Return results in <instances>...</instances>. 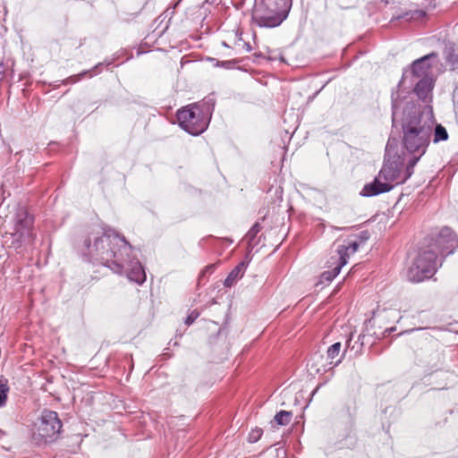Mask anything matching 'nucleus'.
Returning a JSON list of instances; mask_svg holds the SVG:
<instances>
[{
  "label": "nucleus",
  "mask_w": 458,
  "mask_h": 458,
  "mask_svg": "<svg viewBox=\"0 0 458 458\" xmlns=\"http://www.w3.org/2000/svg\"><path fill=\"white\" fill-rule=\"evenodd\" d=\"M407 77L405 72L396 90L392 92V122L393 126L401 127L403 146L412 156L411 165H415L430 143L435 118L431 106L413 103L411 91L403 88Z\"/></svg>",
  "instance_id": "nucleus-1"
},
{
  "label": "nucleus",
  "mask_w": 458,
  "mask_h": 458,
  "mask_svg": "<svg viewBox=\"0 0 458 458\" xmlns=\"http://www.w3.org/2000/svg\"><path fill=\"white\" fill-rule=\"evenodd\" d=\"M131 250V244L113 229L90 231L81 246L83 258L89 262L103 265L112 271H121L123 255Z\"/></svg>",
  "instance_id": "nucleus-2"
},
{
  "label": "nucleus",
  "mask_w": 458,
  "mask_h": 458,
  "mask_svg": "<svg viewBox=\"0 0 458 458\" xmlns=\"http://www.w3.org/2000/svg\"><path fill=\"white\" fill-rule=\"evenodd\" d=\"M215 102L212 98L196 103L177 112L179 125L191 135H199L208 126Z\"/></svg>",
  "instance_id": "nucleus-3"
},
{
  "label": "nucleus",
  "mask_w": 458,
  "mask_h": 458,
  "mask_svg": "<svg viewBox=\"0 0 458 458\" xmlns=\"http://www.w3.org/2000/svg\"><path fill=\"white\" fill-rule=\"evenodd\" d=\"M292 0H255L252 19L259 27L275 28L288 16Z\"/></svg>",
  "instance_id": "nucleus-4"
},
{
  "label": "nucleus",
  "mask_w": 458,
  "mask_h": 458,
  "mask_svg": "<svg viewBox=\"0 0 458 458\" xmlns=\"http://www.w3.org/2000/svg\"><path fill=\"white\" fill-rule=\"evenodd\" d=\"M396 141L389 139L386 146V156L384 165L379 171V178L384 182H388L392 186L404 182L413 174L411 159L409 160L406 170L403 171V163L401 157H395Z\"/></svg>",
  "instance_id": "nucleus-5"
},
{
  "label": "nucleus",
  "mask_w": 458,
  "mask_h": 458,
  "mask_svg": "<svg viewBox=\"0 0 458 458\" xmlns=\"http://www.w3.org/2000/svg\"><path fill=\"white\" fill-rule=\"evenodd\" d=\"M442 263H437V253L432 249L420 250L414 259L408 270V279L411 282L419 283L430 278L441 267Z\"/></svg>",
  "instance_id": "nucleus-6"
},
{
  "label": "nucleus",
  "mask_w": 458,
  "mask_h": 458,
  "mask_svg": "<svg viewBox=\"0 0 458 458\" xmlns=\"http://www.w3.org/2000/svg\"><path fill=\"white\" fill-rule=\"evenodd\" d=\"M33 216L25 208H19L13 220V232L11 233L12 244L14 248L29 245L34 242L36 235L33 233Z\"/></svg>",
  "instance_id": "nucleus-7"
},
{
  "label": "nucleus",
  "mask_w": 458,
  "mask_h": 458,
  "mask_svg": "<svg viewBox=\"0 0 458 458\" xmlns=\"http://www.w3.org/2000/svg\"><path fill=\"white\" fill-rule=\"evenodd\" d=\"M62 428L61 420L55 411L46 410L42 412L37 425L38 436L45 442L51 441Z\"/></svg>",
  "instance_id": "nucleus-8"
},
{
  "label": "nucleus",
  "mask_w": 458,
  "mask_h": 458,
  "mask_svg": "<svg viewBox=\"0 0 458 458\" xmlns=\"http://www.w3.org/2000/svg\"><path fill=\"white\" fill-rule=\"evenodd\" d=\"M122 259H123V266L121 271L114 272L119 275L125 274L130 281L135 282L138 284H143L146 281V273L140 262L133 254L131 246V250L126 255H123Z\"/></svg>",
  "instance_id": "nucleus-9"
},
{
  "label": "nucleus",
  "mask_w": 458,
  "mask_h": 458,
  "mask_svg": "<svg viewBox=\"0 0 458 458\" xmlns=\"http://www.w3.org/2000/svg\"><path fill=\"white\" fill-rule=\"evenodd\" d=\"M457 247V235L450 228L445 227L439 232L434 242L428 246V249L435 250L437 257L438 255L447 256L452 254Z\"/></svg>",
  "instance_id": "nucleus-10"
},
{
  "label": "nucleus",
  "mask_w": 458,
  "mask_h": 458,
  "mask_svg": "<svg viewBox=\"0 0 458 458\" xmlns=\"http://www.w3.org/2000/svg\"><path fill=\"white\" fill-rule=\"evenodd\" d=\"M437 55L435 52H432L428 55H426L417 60H415L411 67V74L416 79H425L426 77H432L431 75V65L428 64V61L432 58H436Z\"/></svg>",
  "instance_id": "nucleus-11"
},
{
  "label": "nucleus",
  "mask_w": 458,
  "mask_h": 458,
  "mask_svg": "<svg viewBox=\"0 0 458 458\" xmlns=\"http://www.w3.org/2000/svg\"><path fill=\"white\" fill-rule=\"evenodd\" d=\"M392 190V186H388V182H384L379 174L373 182L364 185L360 194L364 197H373L381 193L388 192Z\"/></svg>",
  "instance_id": "nucleus-12"
},
{
  "label": "nucleus",
  "mask_w": 458,
  "mask_h": 458,
  "mask_svg": "<svg viewBox=\"0 0 458 458\" xmlns=\"http://www.w3.org/2000/svg\"><path fill=\"white\" fill-rule=\"evenodd\" d=\"M415 83L413 91L418 98L423 101L431 99V92L434 88V80L432 77H426L425 79H420Z\"/></svg>",
  "instance_id": "nucleus-13"
},
{
  "label": "nucleus",
  "mask_w": 458,
  "mask_h": 458,
  "mask_svg": "<svg viewBox=\"0 0 458 458\" xmlns=\"http://www.w3.org/2000/svg\"><path fill=\"white\" fill-rule=\"evenodd\" d=\"M247 267V263L244 261L240 262L227 276L224 282V285L225 287H231L239 279H241Z\"/></svg>",
  "instance_id": "nucleus-14"
},
{
  "label": "nucleus",
  "mask_w": 458,
  "mask_h": 458,
  "mask_svg": "<svg viewBox=\"0 0 458 458\" xmlns=\"http://www.w3.org/2000/svg\"><path fill=\"white\" fill-rule=\"evenodd\" d=\"M344 265H346V261L344 259H343V261L337 259V264L332 270H327L321 274L319 282L317 284V285L319 284H329L330 282H332L334 278H335L339 275L341 268Z\"/></svg>",
  "instance_id": "nucleus-15"
},
{
  "label": "nucleus",
  "mask_w": 458,
  "mask_h": 458,
  "mask_svg": "<svg viewBox=\"0 0 458 458\" xmlns=\"http://www.w3.org/2000/svg\"><path fill=\"white\" fill-rule=\"evenodd\" d=\"M359 249V242H352L348 245H339L337 248V255L340 261L344 259L346 262L350 254L355 253Z\"/></svg>",
  "instance_id": "nucleus-16"
},
{
  "label": "nucleus",
  "mask_w": 458,
  "mask_h": 458,
  "mask_svg": "<svg viewBox=\"0 0 458 458\" xmlns=\"http://www.w3.org/2000/svg\"><path fill=\"white\" fill-rule=\"evenodd\" d=\"M341 347V343L337 342L329 346L327 351V359L329 360V364L333 365V367L338 365L341 362V360L334 361V360L339 356Z\"/></svg>",
  "instance_id": "nucleus-17"
},
{
  "label": "nucleus",
  "mask_w": 458,
  "mask_h": 458,
  "mask_svg": "<svg viewBox=\"0 0 458 458\" xmlns=\"http://www.w3.org/2000/svg\"><path fill=\"white\" fill-rule=\"evenodd\" d=\"M425 16L426 13L423 10H411L397 16L396 19H404L406 21H419L423 19Z\"/></svg>",
  "instance_id": "nucleus-18"
},
{
  "label": "nucleus",
  "mask_w": 458,
  "mask_h": 458,
  "mask_svg": "<svg viewBox=\"0 0 458 458\" xmlns=\"http://www.w3.org/2000/svg\"><path fill=\"white\" fill-rule=\"evenodd\" d=\"M448 139V133L446 129L441 124H437L434 129V143H438L439 141H445Z\"/></svg>",
  "instance_id": "nucleus-19"
},
{
  "label": "nucleus",
  "mask_w": 458,
  "mask_h": 458,
  "mask_svg": "<svg viewBox=\"0 0 458 458\" xmlns=\"http://www.w3.org/2000/svg\"><path fill=\"white\" fill-rule=\"evenodd\" d=\"M292 412L287 411H280L275 415V421L281 426H285L290 423L292 419Z\"/></svg>",
  "instance_id": "nucleus-20"
},
{
  "label": "nucleus",
  "mask_w": 458,
  "mask_h": 458,
  "mask_svg": "<svg viewBox=\"0 0 458 458\" xmlns=\"http://www.w3.org/2000/svg\"><path fill=\"white\" fill-rule=\"evenodd\" d=\"M261 225L259 223H255L252 227L249 230V232L245 235V239L250 244V242L255 239L257 234L260 232Z\"/></svg>",
  "instance_id": "nucleus-21"
},
{
  "label": "nucleus",
  "mask_w": 458,
  "mask_h": 458,
  "mask_svg": "<svg viewBox=\"0 0 458 458\" xmlns=\"http://www.w3.org/2000/svg\"><path fill=\"white\" fill-rule=\"evenodd\" d=\"M9 386L6 383L0 384V407H4L6 403Z\"/></svg>",
  "instance_id": "nucleus-22"
},
{
  "label": "nucleus",
  "mask_w": 458,
  "mask_h": 458,
  "mask_svg": "<svg viewBox=\"0 0 458 458\" xmlns=\"http://www.w3.org/2000/svg\"><path fill=\"white\" fill-rule=\"evenodd\" d=\"M263 434V430L259 428H253L248 436V441L250 443H256L259 441Z\"/></svg>",
  "instance_id": "nucleus-23"
},
{
  "label": "nucleus",
  "mask_w": 458,
  "mask_h": 458,
  "mask_svg": "<svg viewBox=\"0 0 458 458\" xmlns=\"http://www.w3.org/2000/svg\"><path fill=\"white\" fill-rule=\"evenodd\" d=\"M447 62L452 64L453 66L458 65V54H451L450 52L446 55Z\"/></svg>",
  "instance_id": "nucleus-24"
},
{
  "label": "nucleus",
  "mask_w": 458,
  "mask_h": 458,
  "mask_svg": "<svg viewBox=\"0 0 458 458\" xmlns=\"http://www.w3.org/2000/svg\"><path fill=\"white\" fill-rule=\"evenodd\" d=\"M199 312L197 311H191L185 319V324L190 326L199 317Z\"/></svg>",
  "instance_id": "nucleus-25"
},
{
  "label": "nucleus",
  "mask_w": 458,
  "mask_h": 458,
  "mask_svg": "<svg viewBox=\"0 0 458 458\" xmlns=\"http://www.w3.org/2000/svg\"><path fill=\"white\" fill-rule=\"evenodd\" d=\"M89 71H84L77 75L71 76L67 79V81L71 83H75L79 81L81 78H83Z\"/></svg>",
  "instance_id": "nucleus-26"
},
{
  "label": "nucleus",
  "mask_w": 458,
  "mask_h": 458,
  "mask_svg": "<svg viewBox=\"0 0 458 458\" xmlns=\"http://www.w3.org/2000/svg\"><path fill=\"white\" fill-rule=\"evenodd\" d=\"M369 233L368 231H362L358 234V238L360 240V242H365L369 239Z\"/></svg>",
  "instance_id": "nucleus-27"
},
{
  "label": "nucleus",
  "mask_w": 458,
  "mask_h": 458,
  "mask_svg": "<svg viewBox=\"0 0 458 458\" xmlns=\"http://www.w3.org/2000/svg\"><path fill=\"white\" fill-rule=\"evenodd\" d=\"M4 64L3 63H0V81H2L4 78Z\"/></svg>",
  "instance_id": "nucleus-28"
},
{
  "label": "nucleus",
  "mask_w": 458,
  "mask_h": 458,
  "mask_svg": "<svg viewBox=\"0 0 458 458\" xmlns=\"http://www.w3.org/2000/svg\"><path fill=\"white\" fill-rule=\"evenodd\" d=\"M242 47L245 48L246 52H250L251 51V47L250 45V43H243L242 44Z\"/></svg>",
  "instance_id": "nucleus-29"
},
{
  "label": "nucleus",
  "mask_w": 458,
  "mask_h": 458,
  "mask_svg": "<svg viewBox=\"0 0 458 458\" xmlns=\"http://www.w3.org/2000/svg\"><path fill=\"white\" fill-rule=\"evenodd\" d=\"M394 330V327H391V328H389V329H386V332H387V333H391V332H393Z\"/></svg>",
  "instance_id": "nucleus-30"
},
{
  "label": "nucleus",
  "mask_w": 458,
  "mask_h": 458,
  "mask_svg": "<svg viewBox=\"0 0 458 458\" xmlns=\"http://www.w3.org/2000/svg\"><path fill=\"white\" fill-rule=\"evenodd\" d=\"M100 65H101V64H98V65H95L94 70L98 69V66H100Z\"/></svg>",
  "instance_id": "nucleus-31"
},
{
  "label": "nucleus",
  "mask_w": 458,
  "mask_h": 458,
  "mask_svg": "<svg viewBox=\"0 0 458 458\" xmlns=\"http://www.w3.org/2000/svg\"><path fill=\"white\" fill-rule=\"evenodd\" d=\"M223 45H224V47H228L225 42H223Z\"/></svg>",
  "instance_id": "nucleus-32"
}]
</instances>
